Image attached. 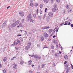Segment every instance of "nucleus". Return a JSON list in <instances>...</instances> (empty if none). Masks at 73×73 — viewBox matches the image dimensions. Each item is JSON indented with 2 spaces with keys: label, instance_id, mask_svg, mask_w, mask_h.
<instances>
[{
  "label": "nucleus",
  "instance_id": "obj_1",
  "mask_svg": "<svg viewBox=\"0 0 73 73\" xmlns=\"http://www.w3.org/2000/svg\"><path fill=\"white\" fill-rule=\"evenodd\" d=\"M32 14L31 13H30L27 16V18L28 20H31L32 19Z\"/></svg>",
  "mask_w": 73,
  "mask_h": 73
},
{
  "label": "nucleus",
  "instance_id": "obj_2",
  "mask_svg": "<svg viewBox=\"0 0 73 73\" xmlns=\"http://www.w3.org/2000/svg\"><path fill=\"white\" fill-rule=\"evenodd\" d=\"M34 58H38V60H40L41 59V56L40 55H37V54L34 55Z\"/></svg>",
  "mask_w": 73,
  "mask_h": 73
},
{
  "label": "nucleus",
  "instance_id": "obj_3",
  "mask_svg": "<svg viewBox=\"0 0 73 73\" xmlns=\"http://www.w3.org/2000/svg\"><path fill=\"white\" fill-rule=\"evenodd\" d=\"M20 16L23 17L24 16V13L23 11H21L19 13Z\"/></svg>",
  "mask_w": 73,
  "mask_h": 73
},
{
  "label": "nucleus",
  "instance_id": "obj_4",
  "mask_svg": "<svg viewBox=\"0 0 73 73\" xmlns=\"http://www.w3.org/2000/svg\"><path fill=\"white\" fill-rule=\"evenodd\" d=\"M43 36L44 37L47 38V37H48L49 36V35L47 34V33H43Z\"/></svg>",
  "mask_w": 73,
  "mask_h": 73
},
{
  "label": "nucleus",
  "instance_id": "obj_5",
  "mask_svg": "<svg viewBox=\"0 0 73 73\" xmlns=\"http://www.w3.org/2000/svg\"><path fill=\"white\" fill-rule=\"evenodd\" d=\"M15 26H16V24H15V23H12L11 25V28H13Z\"/></svg>",
  "mask_w": 73,
  "mask_h": 73
},
{
  "label": "nucleus",
  "instance_id": "obj_6",
  "mask_svg": "<svg viewBox=\"0 0 73 73\" xmlns=\"http://www.w3.org/2000/svg\"><path fill=\"white\" fill-rule=\"evenodd\" d=\"M48 15L50 17H53V14L52 12L49 13L48 14Z\"/></svg>",
  "mask_w": 73,
  "mask_h": 73
},
{
  "label": "nucleus",
  "instance_id": "obj_7",
  "mask_svg": "<svg viewBox=\"0 0 73 73\" xmlns=\"http://www.w3.org/2000/svg\"><path fill=\"white\" fill-rule=\"evenodd\" d=\"M68 67H70V65H69V63H67L66 65V69H68V68H69Z\"/></svg>",
  "mask_w": 73,
  "mask_h": 73
},
{
  "label": "nucleus",
  "instance_id": "obj_8",
  "mask_svg": "<svg viewBox=\"0 0 73 73\" xmlns=\"http://www.w3.org/2000/svg\"><path fill=\"white\" fill-rule=\"evenodd\" d=\"M30 48V46H27L25 47V50H29Z\"/></svg>",
  "mask_w": 73,
  "mask_h": 73
},
{
  "label": "nucleus",
  "instance_id": "obj_9",
  "mask_svg": "<svg viewBox=\"0 0 73 73\" xmlns=\"http://www.w3.org/2000/svg\"><path fill=\"white\" fill-rule=\"evenodd\" d=\"M6 26V22H5V23H3L2 25V28H4V27Z\"/></svg>",
  "mask_w": 73,
  "mask_h": 73
},
{
  "label": "nucleus",
  "instance_id": "obj_10",
  "mask_svg": "<svg viewBox=\"0 0 73 73\" xmlns=\"http://www.w3.org/2000/svg\"><path fill=\"white\" fill-rule=\"evenodd\" d=\"M49 27H48L47 26L46 27H43L42 28V29H49Z\"/></svg>",
  "mask_w": 73,
  "mask_h": 73
},
{
  "label": "nucleus",
  "instance_id": "obj_11",
  "mask_svg": "<svg viewBox=\"0 0 73 73\" xmlns=\"http://www.w3.org/2000/svg\"><path fill=\"white\" fill-rule=\"evenodd\" d=\"M13 68H16V67H17V64H16L15 63H14L13 64Z\"/></svg>",
  "mask_w": 73,
  "mask_h": 73
},
{
  "label": "nucleus",
  "instance_id": "obj_12",
  "mask_svg": "<svg viewBox=\"0 0 73 73\" xmlns=\"http://www.w3.org/2000/svg\"><path fill=\"white\" fill-rule=\"evenodd\" d=\"M56 8H53L52 9V11L53 12H55L57 11Z\"/></svg>",
  "mask_w": 73,
  "mask_h": 73
},
{
  "label": "nucleus",
  "instance_id": "obj_13",
  "mask_svg": "<svg viewBox=\"0 0 73 73\" xmlns=\"http://www.w3.org/2000/svg\"><path fill=\"white\" fill-rule=\"evenodd\" d=\"M53 31V30L52 29H50L48 30V32L50 34L51 33V32Z\"/></svg>",
  "mask_w": 73,
  "mask_h": 73
},
{
  "label": "nucleus",
  "instance_id": "obj_14",
  "mask_svg": "<svg viewBox=\"0 0 73 73\" xmlns=\"http://www.w3.org/2000/svg\"><path fill=\"white\" fill-rule=\"evenodd\" d=\"M29 64V65H31V64H32V60H30L28 62Z\"/></svg>",
  "mask_w": 73,
  "mask_h": 73
},
{
  "label": "nucleus",
  "instance_id": "obj_15",
  "mask_svg": "<svg viewBox=\"0 0 73 73\" xmlns=\"http://www.w3.org/2000/svg\"><path fill=\"white\" fill-rule=\"evenodd\" d=\"M70 67H68V68H67V71H66V73H68L69 72V70H70Z\"/></svg>",
  "mask_w": 73,
  "mask_h": 73
},
{
  "label": "nucleus",
  "instance_id": "obj_16",
  "mask_svg": "<svg viewBox=\"0 0 73 73\" xmlns=\"http://www.w3.org/2000/svg\"><path fill=\"white\" fill-rule=\"evenodd\" d=\"M44 3H46V4L49 3L48 0H44Z\"/></svg>",
  "mask_w": 73,
  "mask_h": 73
},
{
  "label": "nucleus",
  "instance_id": "obj_17",
  "mask_svg": "<svg viewBox=\"0 0 73 73\" xmlns=\"http://www.w3.org/2000/svg\"><path fill=\"white\" fill-rule=\"evenodd\" d=\"M6 61H7V57H5L3 58V61L5 62Z\"/></svg>",
  "mask_w": 73,
  "mask_h": 73
},
{
  "label": "nucleus",
  "instance_id": "obj_18",
  "mask_svg": "<svg viewBox=\"0 0 73 73\" xmlns=\"http://www.w3.org/2000/svg\"><path fill=\"white\" fill-rule=\"evenodd\" d=\"M53 8H57V4H55L53 6Z\"/></svg>",
  "mask_w": 73,
  "mask_h": 73
},
{
  "label": "nucleus",
  "instance_id": "obj_19",
  "mask_svg": "<svg viewBox=\"0 0 73 73\" xmlns=\"http://www.w3.org/2000/svg\"><path fill=\"white\" fill-rule=\"evenodd\" d=\"M64 57L65 59H66V60H68V55H65L64 56Z\"/></svg>",
  "mask_w": 73,
  "mask_h": 73
},
{
  "label": "nucleus",
  "instance_id": "obj_20",
  "mask_svg": "<svg viewBox=\"0 0 73 73\" xmlns=\"http://www.w3.org/2000/svg\"><path fill=\"white\" fill-rule=\"evenodd\" d=\"M20 23V21H17L16 22H15V24L17 25H19Z\"/></svg>",
  "mask_w": 73,
  "mask_h": 73
},
{
  "label": "nucleus",
  "instance_id": "obj_21",
  "mask_svg": "<svg viewBox=\"0 0 73 73\" xmlns=\"http://www.w3.org/2000/svg\"><path fill=\"white\" fill-rule=\"evenodd\" d=\"M34 5L35 7H37V6H38V3H35L34 4Z\"/></svg>",
  "mask_w": 73,
  "mask_h": 73
},
{
  "label": "nucleus",
  "instance_id": "obj_22",
  "mask_svg": "<svg viewBox=\"0 0 73 73\" xmlns=\"http://www.w3.org/2000/svg\"><path fill=\"white\" fill-rule=\"evenodd\" d=\"M54 55L56 57V58L58 57V56H59V55L57 54V53H55Z\"/></svg>",
  "mask_w": 73,
  "mask_h": 73
},
{
  "label": "nucleus",
  "instance_id": "obj_23",
  "mask_svg": "<svg viewBox=\"0 0 73 73\" xmlns=\"http://www.w3.org/2000/svg\"><path fill=\"white\" fill-rule=\"evenodd\" d=\"M51 48L52 49H53L54 48V46H53V45L51 44Z\"/></svg>",
  "mask_w": 73,
  "mask_h": 73
},
{
  "label": "nucleus",
  "instance_id": "obj_24",
  "mask_svg": "<svg viewBox=\"0 0 73 73\" xmlns=\"http://www.w3.org/2000/svg\"><path fill=\"white\" fill-rule=\"evenodd\" d=\"M44 37L43 36H42L40 38V40L41 41H42L44 40Z\"/></svg>",
  "mask_w": 73,
  "mask_h": 73
},
{
  "label": "nucleus",
  "instance_id": "obj_25",
  "mask_svg": "<svg viewBox=\"0 0 73 73\" xmlns=\"http://www.w3.org/2000/svg\"><path fill=\"white\" fill-rule=\"evenodd\" d=\"M24 61H23V60H22L20 62V64H21V65H23V64H24Z\"/></svg>",
  "mask_w": 73,
  "mask_h": 73
},
{
  "label": "nucleus",
  "instance_id": "obj_26",
  "mask_svg": "<svg viewBox=\"0 0 73 73\" xmlns=\"http://www.w3.org/2000/svg\"><path fill=\"white\" fill-rule=\"evenodd\" d=\"M30 5L31 7H33V3H30Z\"/></svg>",
  "mask_w": 73,
  "mask_h": 73
},
{
  "label": "nucleus",
  "instance_id": "obj_27",
  "mask_svg": "<svg viewBox=\"0 0 73 73\" xmlns=\"http://www.w3.org/2000/svg\"><path fill=\"white\" fill-rule=\"evenodd\" d=\"M66 8L67 9H69V6L68 5H66Z\"/></svg>",
  "mask_w": 73,
  "mask_h": 73
},
{
  "label": "nucleus",
  "instance_id": "obj_28",
  "mask_svg": "<svg viewBox=\"0 0 73 73\" xmlns=\"http://www.w3.org/2000/svg\"><path fill=\"white\" fill-rule=\"evenodd\" d=\"M35 21L33 20V19H30V21L31 23H33V21Z\"/></svg>",
  "mask_w": 73,
  "mask_h": 73
},
{
  "label": "nucleus",
  "instance_id": "obj_29",
  "mask_svg": "<svg viewBox=\"0 0 73 73\" xmlns=\"http://www.w3.org/2000/svg\"><path fill=\"white\" fill-rule=\"evenodd\" d=\"M38 19L39 20H40L41 19V16H38Z\"/></svg>",
  "mask_w": 73,
  "mask_h": 73
},
{
  "label": "nucleus",
  "instance_id": "obj_30",
  "mask_svg": "<svg viewBox=\"0 0 73 73\" xmlns=\"http://www.w3.org/2000/svg\"><path fill=\"white\" fill-rule=\"evenodd\" d=\"M69 23V22H68L67 21H66L65 22V23L64 24V25H67V23Z\"/></svg>",
  "mask_w": 73,
  "mask_h": 73
},
{
  "label": "nucleus",
  "instance_id": "obj_31",
  "mask_svg": "<svg viewBox=\"0 0 73 73\" xmlns=\"http://www.w3.org/2000/svg\"><path fill=\"white\" fill-rule=\"evenodd\" d=\"M46 65V64H42V68H44V66H45Z\"/></svg>",
  "mask_w": 73,
  "mask_h": 73
},
{
  "label": "nucleus",
  "instance_id": "obj_32",
  "mask_svg": "<svg viewBox=\"0 0 73 73\" xmlns=\"http://www.w3.org/2000/svg\"><path fill=\"white\" fill-rule=\"evenodd\" d=\"M53 42L54 44H57V41L56 40H55Z\"/></svg>",
  "mask_w": 73,
  "mask_h": 73
},
{
  "label": "nucleus",
  "instance_id": "obj_33",
  "mask_svg": "<svg viewBox=\"0 0 73 73\" xmlns=\"http://www.w3.org/2000/svg\"><path fill=\"white\" fill-rule=\"evenodd\" d=\"M40 8H42V4H40Z\"/></svg>",
  "mask_w": 73,
  "mask_h": 73
},
{
  "label": "nucleus",
  "instance_id": "obj_34",
  "mask_svg": "<svg viewBox=\"0 0 73 73\" xmlns=\"http://www.w3.org/2000/svg\"><path fill=\"white\" fill-rule=\"evenodd\" d=\"M31 42H29V43L28 44V46H31Z\"/></svg>",
  "mask_w": 73,
  "mask_h": 73
},
{
  "label": "nucleus",
  "instance_id": "obj_35",
  "mask_svg": "<svg viewBox=\"0 0 73 73\" xmlns=\"http://www.w3.org/2000/svg\"><path fill=\"white\" fill-rule=\"evenodd\" d=\"M6 73V70L4 69L3 71V73Z\"/></svg>",
  "mask_w": 73,
  "mask_h": 73
},
{
  "label": "nucleus",
  "instance_id": "obj_36",
  "mask_svg": "<svg viewBox=\"0 0 73 73\" xmlns=\"http://www.w3.org/2000/svg\"><path fill=\"white\" fill-rule=\"evenodd\" d=\"M24 21H25V19H22L21 21V23H23L24 22Z\"/></svg>",
  "mask_w": 73,
  "mask_h": 73
},
{
  "label": "nucleus",
  "instance_id": "obj_37",
  "mask_svg": "<svg viewBox=\"0 0 73 73\" xmlns=\"http://www.w3.org/2000/svg\"><path fill=\"white\" fill-rule=\"evenodd\" d=\"M19 27H23V25H22V24H21V23H20L19 25Z\"/></svg>",
  "mask_w": 73,
  "mask_h": 73
},
{
  "label": "nucleus",
  "instance_id": "obj_38",
  "mask_svg": "<svg viewBox=\"0 0 73 73\" xmlns=\"http://www.w3.org/2000/svg\"><path fill=\"white\" fill-rule=\"evenodd\" d=\"M47 10H48V9L47 8H46L44 10L45 12H46Z\"/></svg>",
  "mask_w": 73,
  "mask_h": 73
},
{
  "label": "nucleus",
  "instance_id": "obj_39",
  "mask_svg": "<svg viewBox=\"0 0 73 73\" xmlns=\"http://www.w3.org/2000/svg\"><path fill=\"white\" fill-rule=\"evenodd\" d=\"M42 11H41V10H40V15H41L42 14Z\"/></svg>",
  "mask_w": 73,
  "mask_h": 73
},
{
  "label": "nucleus",
  "instance_id": "obj_40",
  "mask_svg": "<svg viewBox=\"0 0 73 73\" xmlns=\"http://www.w3.org/2000/svg\"><path fill=\"white\" fill-rule=\"evenodd\" d=\"M33 16L35 18H36V15L35 14H34Z\"/></svg>",
  "mask_w": 73,
  "mask_h": 73
},
{
  "label": "nucleus",
  "instance_id": "obj_41",
  "mask_svg": "<svg viewBox=\"0 0 73 73\" xmlns=\"http://www.w3.org/2000/svg\"><path fill=\"white\" fill-rule=\"evenodd\" d=\"M17 42H18V43H19L20 44V40H18V39L17 40Z\"/></svg>",
  "mask_w": 73,
  "mask_h": 73
},
{
  "label": "nucleus",
  "instance_id": "obj_42",
  "mask_svg": "<svg viewBox=\"0 0 73 73\" xmlns=\"http://www.w3.org/2000/svg\"><path fill=\"white\" fill-rule=\"evenodd\" d=\"M29 72L30 73H33V71H31V70H29Z\"/></svg>",
  "mask_w": 73,
  "mask_h": 73
},
{
  "label": "nucleus",
  "instance_id": "obj_43",
  "mask_svg": "<svg viewBox=\"0 0 73 73\" xmlns=\"http://www.w3.org/2000/svg\"><path fill=\"white\" fill-rule=\"evenodd\" d=\"M33 54L32 55H31V57H33V56H34V55H35V53H33Z\"/></svg>",
  "mask_w": 73,
  "mask_h": 73
},
{
  "label": "nucleus",
  "instance_id": "obj_44",
  "mask_svg": "<svg viewBox=\"0 0 73 73\" xmlns=\"http://www.w3.org/2000/svg\"><path fill=\"white\" fill-rule=\"evenodd\" d=\"M45 16H46V14H44V15L43 17V19H45Z\"/></svg>",
  "mask_w": 73,
  "mask_h": 73
},
{
  "label": "nucleus",
  "instance_id": "obj_45",
  "mask_svg": "<svg viewBox=\"0 0 73 73\" xmlns=\"http://www.w3.org/2000/svg\"><path fill=\"white\" fill-rule=\"evenodd\" d=\"M25 32V35H27V32L25 31H24Z\"/></svg>",
  "mask_w": 73,
  "mask_h": 73
},
{
  "label": "nucleus",
  "instance_id": "obj_46",
  "mask_svg": "<svg viewBox=\"0 0 73 73\" xmlns=\"http://www.w3.org/2000/svg\"><path fill=\"white\" fill-rule=\"evenodd\" d=\"M56 2H57V3H60V0H56Z\"/></svg>",
  "mask_w": 73,
  "mask_h": 73
},
{
  "label": "nucleus",
  "instance_id": "obj_47",
  "mask_svg": "<svg viewBox=\"0 0 73 73\" xmlns=\"http://www.w3.org/2000/svg\"><path fill=\"white\" fill-rule=\"evenodd\" d=\"M58 28L56 30V33H57V32H58Z\"/></svg>",
  "mask_w": 73,
  "mask_h": 73
},
{
  "label": "nucleus",
  "instance_id": "obj_48",
  "mask_svg": "<svg viewBox=\"0 0 73 73\" xmlns=\"http://www.w3.org/2000/svg\"><path fill=\"white\" fill-rule=\"evenodd\" d=\"M17 36H18L19 37V36H21V34H18L17 35Z\"/></svg>",
  "mask_w": 73,
  "mask_h": 73
},
{
  "label": "nucleus",
  "instance_id": "obj_49",
  "mask_svg": "<svg viewBox=\"0 0 73 73\" xmlns=\"http://www.w3.org/2000/svg\"><path fill=\"white\" fill-rule=\"evenodd\" d=\"M70 26L71 27H72V28H73V24H71L70 25Z\"/></svg>",
  "mask_w": 73,
  "mask_h": 73
},
{
  "label": "nucleus",
  "instance_id": "obj_50",
  "mask_svg": "<svg viewBox=\"0 0 73 73\" xmlns=\"http://www.w3.org/2000/svg\"><path fill=\"white\" fill-rule=\"evenodd\" d=\"M20 40H21V42L23 41V39L22 38H21V39Z\"/></svg>",
  "mask_w": 73,
  "mask_h": 73
},
{
  "label": "nucleus",
  "instance_id": "obj_51",
  "mask_svg": "<svg viewBox=\"0 0 73 73\" xmlns=\"http://www.w3.org/2000/svg\"><path fill=\"white\" fill-rule=\"evenodd\" d=\"M52 53H54V50H52Z\"/></svg>",
  "mask_w": 73,
  "mask_h": 73
},
{
  "label": "nucleus",
  "instance_id": "obj_52",
  "mask_svg": "<svg viewBox=\"0 0 73 73\" xmlns=\"http://www.w3.org/2000/svg\"><path fill=\"white\" fill-rule=\"evenodd\" d=\"M36 13L37 15H38V9H37L36 10Z\"/></svg>",
  "mask_w": 73,
  "mask_h": 73
},
{
  "label": "nucleus",
  "instance_id": "obj_53",
  "mask_svg": "<svg viewBox=\"0 0 73 73\" xmlns=\"http://www.w3.org/2000/svg\"><path fill=\"white\" fill-rule=\"evenodd\" d=\"M55 63H53V65L54 66H55Z\"/></svg>",
  "mask_w": 73,
  "mask_h": 73
},
{
  "label": "nucleus",
  "instance_id": "obj_54",
  "mask_svg": "<svg viewBox=\"0 0 73 73\" xmlns=\"http://www.w3.org/2000/svg\"><path fill=\"white\" fill-rule=\"evenodd\" d=\"M68 23L67 24V25H70V22H69L68 23Z\"/></svg>",
  "mask_w": 73,
  "mask_h": 73
},
{
  "label": "nucleus",
  "instance_id": "obj_55",
  "mask_svg": "<svg viewBox=\"0 0 73 73\" xmlns=\"http://www.w3.org/2000/svg\"><path fill=\"white\" fill-rule=\"evenodd\" d=\"M66 63H67V61H65V62H64V64H66Z\"/></svg>",
  "mask_w": 73,
  "mask_h": 73
},
{
  "label": "nucleus",
  "instance_id": "obj_56",
  "mask_svg": "<svg viewBox=\"0 0 73 73\" xmlns=\"http://www.w3.org/2000/svg\"><path fill=\"white\" fill-rule=\"evenodd\" d=\"M68 21L70 23L71 22H72V20H70V19H69L68 20Z\"/></svg>",
  "mask_w": 73,
  "mask_h": 73
},
{
  "label": "nucleus",
  "instance_id": "obj_57",
  "mask_svg": "<svg viewBox=\"0 0 73 73\" xmlns=\"http://www.w3.org/2000/svg\"><path fill=\"white\" fill-rule=\"evenodd\" d=\"M16 58V57H13L11 59V60H14V58Z\"/></svg>",
  "mask_w": 73,
  "mask_h": 73
},
{
  "label": "nucleus",
  "instance_id": "obj_58",
  "mask_svg": "<svg viewBox=\"0 0 73 73\" xmlns=\"http://www.w3.org/2000/svg\"><path fill=\"white\" fill-rule=\"evenodd\" d=\"M63 24H64V22L60 24V25H63Z\"/></svg>",
  "mask_w": 73,
  "mask_h": 73
},
{
  "label": "nucleus",
  "instance_id": "obj_59",
  "mask_svg": "<svg viewBox=\"0 0 73 73\" xmlns=\"http://www.w3.org/2000/svg\"><path fill=\"white\" fill-rule=\"evenodd\" d=\"M15 49H16L17 50H18L19 49V48H17L16 47H15Z\"/></svg>",
  "mask_w": 73,
  "mask_h": 73
},
{
  "label": "nucleus",
  "instance_id": "obj_60",
  "mask_svg": "<svg viewBox=\"0 0 73 73\" xmlns=\"http://www.w3.org/2000/svg\"><path fill=\"white\" fill-rule=\"evenodd\" d=\"M9 8H10V6H9L7 7V9H9Z\"/></svg>",
  "mask_w": 73,
  "mask_h": 73
},
{
  "label": "nucleus",
  "instance_id": "obj_61",
  "mask_svg": "<svg viewBox=\"0 0 73 73\" xmlns=\"http://www.w3.org/2000/svg\"><path fill=\"white\" fill-rule=\"evenodd\" d=\"M56 46L57 47V48H58V44H56Z\"/></svg>",
  "mask_w": 73,
  "mask_h": 73
},
{
  "label": "nucleus",
  "instance_id": "obj_62",
  "mask_svg": "<svg viewBox=\"0 0 73 73\" xmlns=\"http://www.w3.org/2000/svg\"><path fill=\"white\" fill-rule=\"evenodd\" d=\"M69 12H72V9H70V10H69Z\"/></svg>",
  "mask_w": 73,
  "mask_h": 73
},
{
  "label": "nucleus",
  "instance_id": "obj_63",
  "mask_svg": "<svg viewBox=\"0 0 73 73\" xmlns=\"http://www.w3.org/2000/svg\"><path fill=\"white\" fill-rule=\"evenodd\" d=\"M31 2H33V0H30Z\"/></svg>",
  "mask_w": 73,
  "mask_h": 73
},
{
  "label": "nucleus",
  "instance_id": "obj_64",
  "mask_svg": "<svg viewBox=\"0 0 73 73\" xmlns=\"http://www.w3.org/2000/svg\"><path fill=\"white\" fill-rule=\"evenodd\" d=\"M15 41H14V42H13V45H15Z\"/></svg>",
  "mask_w": 73,
  "mask_h": 73
}]
</instances>
